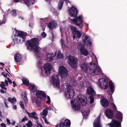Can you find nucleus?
Instances as JSON below:
<instances>
[{
	"label": "nucleus",
	"mask_w": 127,
	"mask_h": 127,
	"mask_svg": "<svg viewBox=\"0 0 127 127\" xmlns=\"http://www.w3.org/2000/svg\"><path fill=\"white\" fill-rule=\"evenodd\" d=\"M22 82L24 84L27 86H28L29 84V81L27 78L23 79L22 80Z\"/></svg>",
	"instance_id": "7c9ffc66"
},
{
	"label": "nucleus",
	"mask_w": 127,
	"mask_h": 127,
	"mask_svg": "<svg viewBox=\"0 0 127 127\" xmlns=\"http://www.w3.org/2000/svg\"><path fill=\"white\" fill-rule=\"evenodd\" d=\"M41 35L42 36L43 38H45L46 36V34L44 32H43L41 33Z\"/></svg>",
	"instance_id": "09e8293b"
},
{
	"label": "nucleus",
	"mask_w": 127,
	"mask_h": 127,
	"mask_svg": "<svg viewBox=\"0 0 127 127\" xmlns=\"http://www.w3.org/2000/svg\"><path fill=\"white\" fill-rule=\"evenodd\" d=\"M70 29L72 31V32H75L77 31L76 30L77 28L75 26H70Z\"/></svg>",
	"instance_id": "e433bc0d"
},
{
	"label": "nucleus",
	"mask_w": 127,
	"mask_h": 127,
	"mask_svg": "<svg viewBox=\"0 0 127 127\" xmlns=\"http://www.w3.org/2000/svg\"><path fill=\"white\" fill-rule=\"evenodd\" d=\"M27 126L28 127H32V124L31 121L30 120L29 121L28 123L26 124Z\"/></svg>",
	"instance_id": "58836bf2"
},
{
	"label": "nucleus",
	"mask_w": 127,
	"mask_h": 127,
	"mask_svg": "<svg viewBox=\"0 0 127 127\" xmlns=\"http://www.w3.org/2000/svg\"><path fill=\"white\" fill-rule=\"evenodd\" d=\"M7 99L12 104L14 103V102L16 101V99L15 97H13L12 98L11 97H9Z\"/></svg>",
	"instance_id": "c85d7f7f"
},
{
	"label": "nucleus",
	"mask_w": 127,
	"mask_h": 127,
	"mask_svg": "<svg viewBox=\"0 0 127 127\" xmlns=\"http://www.w3.org/2000/svg\"><path fill=\"white\" fill-rule=\"evenodd\" d=\"M6 120L7 122V124L8 125L10 124H11V123L10 122V120L9 119H7V118L6 119Z\"/></svg>",
	"instance_id": "13d9d810"
},
{
	"label": "nucleus",
	"mask_w": 127,
	"mask_h": 127,
	"mask_svg": "<svg viewBox=\"0 0 127 127\" xmlns=\"http://www.w3.org/2000/svg\"><path fill=\"white\" fill-rule=\"evenodd\" d=\"M46 59L48 61H51L53 60L52 54H47L46 55Z\"/></svg>",
	"instance_id": "bb28decb"
},
{
	"label": "nucleus",
	"mask_w": 127,
	"mask_h": 127,
	"mask_svg": "<svg viewBox=\"0 0 127 127\" xmlns=\"http://www.w3.org/2000/svg\"><path fill=\"white\" fill-rule=\"evenodd\" d=\"M37 115L36 113L35 112H33L31 113H30V115H29V117L30 118H31H31H33L35 116H37Z\"/></svg>",
	"instance_id": "72a5a7b5"
},
{
	"label": "nucleus",
	"mask_w": 127,
	"mask_h": 127,
	"mask_svg": "<svg viewBox=\"0 0 127 127\" xmlns=\"http://www.w3.org/2000/svg\"><path fill=\"white\" fill-rule=\"evenodd\" d=\"M44 69L45 70L46 74L48 75L50 74L52 66L51 64L48 63L45 64L44 67Z\"/></svg>",
	"instance_id": "ddd939ff"
},
{
	"label": "nucleus",
	"mask_w": 127,
	"mask_h": 127,
	"mask_svg": "<svg viewBox=\"0 0 127 127\" xmlns=\"http://www.w3.org/2000/svg\"><path fill=\"white\" fill-rule=\"evenodd\" d=\"M0 92L2 93H6V91L4 92L3 90L2 89H0Z\"/></svg>",
	"instance_id": "e2e57ef3"
},
{
	"label": "nucleus",
	"mask_w": 127,
	"mask_h": 127,
	"mask_svg": "<svg viewBox=\"0 0 127 127\" xmlns=\"http://www.w3.org/2000/svg\"><path fill=\"white\" fill-rule=\"evenodd\" d=\"M81 17V15H80L73 19L68 18V19L71 24H73L79 27L80 29H82L83 27V20Z\"/></svg>",
	"instance_id": "7ed1b4c3"
},
{
	"label": "nucleus",
	"mask_w": 127,
	"mask_h": 127,
	"mask_svg": "<svg viewBox=\"0 0 127 127\" xmlns=\"http://www.w3.org/2000/svg\"><path fill=\"white\" fill-rule=\"evenodd\" d=\"M36 96L39 98L45 100L46 99V94L43 91L37 90L36 93Z\"/></svg>",
	"instance_id": "4468645a"
},
{
	"label": "nucleus",
	"mask_w": 127,
	"mask_h": 127,
	"mask_svg": "<svg viewBox=\"0 0 127 127\" xmlns=\"http://www.w3.org/2000/svg\"><path fill=\"white\" fill-rule=\"evenodd\" d=\"M1 84L0 85V86L2 89H5L6 90L7 89V88L4 87L5 86V85L4 84V82H1Z\"/></svg>",
	"instance_id": "c9c22d12"
},
{
	"label": "nucleus",
	"mask_w": 127,
	"mask_h": 127,
	"mask_svg": "<svg viewBox=\"0 0 127 127\" xmlns=\"http://www.w3.org/2000/svg\"><path fill=\"white\" fill-rule=\"evenodd\" d=\"M59 73L61 77L65 78L68 75V72L66 68L63 66L59 67Z\"/></svg>",
	"instance_id": "0eeeda50"
},
{
	"label": "nucleus",
	"mask_w": 127,
	"mask_h": 127,
	"mask_svg": "<svg viewBox=\"0 0 127 127\" xmlns=\"http://www.w3.org/2000/svg\"><path fill=\"white\" fill-rule=\"evenodd\" d=\"M1 74L5 78L6 77H7V75H5V74L4 72H2L1 73Z\"/></svg>",
	"instance_id": "052dcab7"
},
{
	"label": "nucleus",
	"mask_w": 127,
	"mask_h": 127,
	"mask_svg": "<svg viewBox=\"0 0 127 127\" xmlns=\"http://www.w3.org/2000/svg\"><path fill=\"white\" fill-rule=\"evenodd\" d=\"M62 55L61 54V53L59 51L57 53V57L59 58H62Z\"/></svg>",
	"instance_id": "49530a36"
},
{
	"label": "nucleus",
	"mask_w": 127,
	"mask_h": 127,
	"mask_svg": "<svg viewBox=\"0 0 127 127\" xmlns=\"http://www.w3.org/2000/svg\"><path fill=\"white\" fill-rule=\"evenodd\" d=\"M29 86L31 89V91L32 92L34 93L36 91H37L36 90L37 87H35L34 85L30 84Z\"/></svg>",
	"instance_id": "a878e982"
},
{
	"label": "nucleus",
	"mask_w": 127,
	"mask_h": 127,
	"mask_svg": "<svg viewBox=\"0 0 127 127\" xmlns=\"http://www.w3.org/2000/svg\"><path fill=\"white\" fill-rule=\"evenodd\" d=\"M83 41L85 44L89 46L92 45V43L90 41V39L87 36H85L84 38Z\"/></svg>",
	"instance_id": "a211bd4d"
},
{
	"label": "nucleus",
	"mask_w": 127,
	"mask_h": 127,
	"mask_svg": "<svg viewBox=\"0 0 127 127\" xmlns=\"http://www.w3.org/2000/svg\"><path fill=\"white\" fill-rule=\"evenodd\" d=\"M47 100L46 101V103H50L51 102L50 98V97L48 95L47 96Z\"/></svg>",
	"instance_id": "de8ad7c7"
},
{
	"label": "nucleus",
	"mask_w": 127,
	"mask_h": 127,
	"mask_svg": "<svg viewBox=\"0 0 127 127\" xmlns=\"http://www.w3.org/2000/svg\"><path fill=\"white\" fill-rule=\"evenodd\" d=\"M105 114L106 117L110 119L112 118L113 116V111L110 109H106L105 111Z\"/></svg>",
	"instance_id": "f3484780"
},
{
	"label": "nucleus",
	"mask_w": 127,
	"mask_h": 127,
	"mask_svg": "<svg viewBox=\"0 0 127 127\" xmlns=\"http://www.w3.org/2000/svg\"><path fill=\"white\" fill-rule=\"evenodd\" d=\"M24 100L25 103H27L28 102V99L26 97H24Z\"/></svg>",
	"instance_id": "864d4df0"
},
{
	"label": "nucleus",
	"mask_w": 127,
	"mask_h": 127,
	"mask_svg": "<svg viewBox=\"0 0 127 127\" xmlns=\"http://www.w3.org/2000/svg\"><path fill=\"white\" fill-rule=\"evenodd\" d=\"M48 113L47 109H44L43 111L42 115L45 117L47 115Z\"/></svg>",
	"instance_id": "473e14b6"
},
{
	"label": "nucleus",
	"mask_w": 127,
	"mask_h": 127,
	"mask_svg": "<svg viewBox=\"0 0 127 127\" xmlns=\"http://www.w3.org/2000/svg\"><path fill=\"white\" fill-rule=\"evenodd\" d=\"M19 104L20 105L21 107L23 109H25V107L24 106V104L23 103L22 101H20L19 102Z\"/></svg>",
	"instance_id": "37998d69"
},
{
	"label": "nucleus",
	"mask_w": 127,
	"mask_h": 127,
	"mask_svg": "<svg viewBox=\"0 0 127 127\" xmlns=\"http://www.w3.org/2000/svg\"><path fill=\"white\" fill-rule=\"evenodd\" d=\"M70 125L71 123L69 120L66 119L64 120V119H62L61 120V122L59 125L58 126L60 127H70Z\"/></svg>",
	"instance_id": "1a4fd4ad"
},
{
	"label": "nucleus",
	"mask_w": 127,
	"mask_h": 127,
	"mask_svg": "<svg viewBox=\"0 0 127 127\" xmlns=\"http://www.w3.org/2000/svg\"><path fill=\"white\" fill-rule=\"evenodd\" d=\"M21 58L22 56L20 54H17L15 56H14L15 60L18 62H20L21 60Z\"/></svg>",
	"instance_id": "b1692460"
},
{
	"label": "nucleus",
	"mask_w": 127,
	"mask_h": 127,
	"mask_svg": "<svg viewBox=\"0 0 127 127\" xmlns=\"http://www.w3.org/2000/svg\"><path fill=\"white\" fill-rule=\"evenodd\" d=\"M57 26V24L55 23L53 21H51L49 23L48 27L50 29H52Z\"/></svg>",
	"instance_id": "5701e85b"
},
{
	"label": "nucleus",
	"mask_w": 127,
	"mask_h": 127,
	"mask_svg": "<svg viewBox=\"0 0 127 127\" xmlns=\"http://www.w3.org/2000/svg\"><path fill=\"white\" fill-rule=\"evenodd\" d=\"M73 109L75 111H79L81 108L80 103L76 100H74L73 102H71Z\"/></svg>",
	"instance_id": "f8f14e48"
},
{
	"label": "nucleus",
	"mask_w": 127,
	"mask_h": 127,
	"mask_svg": "<svg viewBox=\"0 0 127 127\" xmlns=\"http://www.w3.org/2000/svg\"><path fill=\"white\" fill-rule=\"evenodd\" d=\"M42 118L43 119L44 118V121L45 123L47 124H50L49 122L47 121V119L46 118H45L44 117H42Z\"/></svg>",
	"instance_id": "8fccbe9b"
},
{
	"label": "nucleus",
	"mask_w": 127,
	"mask_h": 127,
	"mask_svg": "<svg viewBox=\"0 0 127 127\" xmlns=\"http://www.w3.org/2000/svg\"><path fill=\"white\" fill-rule=\"evenodd\" d=\"M59 75L57 74H54L51 77L52 84L54 87L60 88V82L58 79Z\"/></svg>",
	"instance_id": "39448f33"
},
{
	"label": "nucleus",
	"mask_w": 127,
	"mask_h": 127,
	"mask_svg": "<svg viewBox=\"0 0 127 127\" xmlns=\"http://www.w3.org/2000/svg\"><path fill=\"white\" fill-rule=\"evenodd\" d=\"M78 59L76 58L69 55L68 59V64L74 69H76L77 66V65Z\"/></svg>",
	"instance_id": "20e7f679"
},
{
	"label": "nucleus",
	"mask_w": 127,
	"mask_h": 127,
	"mask_svg": "<svg viewBox=\"0 0 127 127\" xmlns=\"http://www.w3.org/2000/svg\"><path fill=\"white\" fill-rule=\"evenodd\" d=\"M6 100H5L4 101V104L5 106V107L6 108H8V106L6 102Z\"/></svg>",
	"instance_id": "bf43d9fd"
},
{
	"label": "nucleus",
	"mask_w": 127,
	"mask_h": 127,
	"mask_svg": "<svg viewBox=\"0 0 127 127\" xmlns=\"http://www.w3.org/2000/svg\"><path fill=\"white\" fill-rule=\"evenodd\" d=\"M1 126L2 127H6V124L3 123H2L1 124Z\"/></svg>",
	"instance_id": "4d7b16f0"
},
{
	"label": "nucleus",
	"mask_w": 127,
	"mask_h": 127,
	"mask_svg": "<svg viewBox=\"0 0 127 127\" xmlns=\"http://www.w3.org/2000/svg\"><path fill=\"white\" fill-rule=\"evenodd\" d=\"M110 127H121V124L114 119L112 120L111 122L109 124Z\"/></svg>",
	"instance_id": "dca6fc26"
},
{
	"label": "nucleus",
	"mask_w": 127,
	"mask_h": 127,
	"mask_svg": "<svg viewBox=\"0 0 127 127\" xmlns=\"http://www.w3.org/2000/svg\"><path fill=\"white\" fill-rule=\"evenodd\" d=\"M11 13L12 16L15 17L17 15V13L15 10H13L10 11Z\"/></svg>",
	"instance_id": "f704fd0d"
},
{
	"label": "nucleus",
	"mask_w": 127,
	"mask_h": 127,
	"mask_svg": "<svg viewBox=\"0 0 127 127\" xmlns=\"http://www.w3.org/2000/svg\"><path fill=\"white\" fill-rule=\"evenodd\" d=\"M78 11L75 7L72 6L69 10V14L70 16L74 18L77 17Z\"/></svg>",
	"instance_id": "9b49d317"
},
{
	"label": "nucleus",
	"mask_w": 127,
	"mask_h": 127,
	"mask_svg": "<svg viewBox=\"0 0 127 127\" xmlns=\"http://www.w3.org/2000/svg\"><path fill=\"white\" fill-rule=\"evenodd\" d=\"M18 40V39L16 38L13 39V41L12 42V44L13 45H14L15 43H19Z\"/></svg>",
	"instance_id": "ea45409f"
},
{
	"label": "nucleus",
	"mask_w": 127,
	"mask_h": 127,
	"mask_svg": "<svg viewBox=\"0 0 127 127\" xmlns=\"http://www.w3.org/2000/svg\"><path fill=\"white\" fill-rule=\"evenodd\" d=\"M32 118H33L34 119L36 120H38V118L36 116H34V117Z\"/></svg>",
	"instance_id": "680f3d73"
},
{
	"label": "nucleus",
	"mask_w": 127,
	"mask_h": 127,
	"mask_svg": "<svg viewBox=\"0 0 127 127\" xmlns=\"http://www.w3.org/2000/svg\"><path fill=\"white\" fill-rule=\"evenodd\" d=\"M100 115H99L95 120L94 126L95 127H101L100 124Z\"/></svg>",
	"instance_id": "412c9836"
},
{
	"label": "nucleus",
	"mask_w": 127,
	"mask_h": 127,
	"mask_svg": "<svg viewBox=\"0 0 127 127\" xmlns=\"http://www.w3.org/2000/svg\"><path fill=\"white\" fill-rule=\"evenodd\" d=\"M110 100L112 102H113V98L112 96H110Z\"/></svg>",
	"instance_id": "774afa93"
},
{
	"label": "nucleus",
	"mask_w": 127,
	"mask_h": 127,
	"mask_svg": "<svg viewBox=\"0 0 127 127\" xmlns=\"http://www.w3.org/2000/svg\"><path fill=\"white\" fill-rule=\"evenodd\" d=\"M28 120V118L26 117H24L23 119L21 121L22 122H24L26 120Z\"/></svg>",
	"instance_id": "603ef678"
},
{
	"label": "nucleus",
	"mask_w": 127,
	"mask_h": 127,
	"mask_svg": "<svg viewBox=\"0 0 127 127\" xmlns=\"http://www.w3.org/2000/svg\"><path fill=\"white\" fill-rule=\"evenodd\" d=\"M64 3V1L63 0H60L58 4V8L60 10L62 8Z\"/></svg>",
	"instance_id": "c756f323"
},
{
	"label": "nucleus",
	"mask_w": 127,
	"mask_h": 127,
	"mask_svg": "<svg viewBox=\"0 0 127 127\" xmlns=\"http://www.w3.org/2000/svg\"><path fill=\"white\" fill-rule=\"evenodd\" d=\"M94 95H90V96L89 98L90 100V103H92L94 102V98L93 97Z\"/></svg>",
	"instance_id": "4c0bfd02"
},
{
	"label": "nucleus",
	"mask_w": 127,
	"mask_h": 127,
	"mask_svg": "<svg viewBox=\"0 0 127 127\" xmlns=\"http://www.w3.org/2000/svg\"><path fill=\"white\" fill-rule=\"evenodd\" d=\"M25 112L27 114H28V116H29V115H30V113L27 110H26Z\"/></svg>",
	"instance_id": "338daca9"
},
{
	"label": "nucleus",
	"mask_w": 127,
	"mask_h": 127,
	"mask_svg": "<svg viewBox=\"0 0 127 127\" xmlns=\"http://www.w3.org/2000/svg\"><path fill=\"white\" fill-rule=\"evenodd\" d=\"M113 111L115 112V111H117V108L115 104H114L113 106H112Z\"/></svg>",
	"instance_id": "3c124183"
},
{
	"label": "nucleus",
	"mask_w": 127,
	"mask_h": 127,
	"mask_svg": "<svg viewBox=\"0 0 127 127\" xmlns=\"http://www.w3.org/2000/svg\"><path fill=\"white\" fill-rule=\"evenodd\" d=\"M102 84H101L100 85V86L101 87V88L102 89H103L102 88V86H104V89L105 90V89H107V88H108V84H105L104 85L103 84V85H102Z\"/></svg>",
	"instance_id": "a19ab883"
},
{
	"label": "nucleus",
	"mask_w": 127,
	"mask_h": 127,
	"mask_svg": "<svg viewBox=\"0 0 127 127\" xmlns=\"http://www.w3.org/2000/svg\"><path fill=\"white\" fill-rule=\"evenodd\" d=\"M38 125H36V126L37 127H43V126L40 123H39L38 124H37Z\"/></svg>",
	"instance_id": "5fc2aeb1"
},
{
	"label": "nucleus",
	"mask_w": 127,
	"mask_h": 127,
	"mask_svg": "<svg viewBox=\"0 0 127 127\" xmlns=\"http://www.w3.org/2000/svg\"><path fill=\"white\" fill-rule=\"evenodd\" d=\"M98 62L96 57L95 59V61H92L90 63V66H89L87 64L84 63L81 65V69L87 73L89 67V73L92 76L95 75L100 74L102 72L101 68L97 65Z\"/></svg>",
	"instance_id": "f257e3e1"
},
{
	"label": "nucleus",
	"mask_w": 127,
	"mask_h": 127,
	"mask_svg": "<svg viewBox=\"0 0 127 127\" xmlns=\"http://www.w3.org/2000/svg\"><path fill=\"white\" fill-rule=\"evenodd\" d=\"M117 113H116L115 117L117 119L119 120L118 122L121 124L123 120V116L122 113L120 111H117Z\"/></svg>",
	"instance_id": "2eb2a0df"
},
{
	"label": "nucleus",
	"mask_w": 127,
	"mask_h": 127,
	"mask_svg": "<svg viewBox=\"0 0 127 127\" xmlns=\"http://www.w3.org/2000/svg\"><path fill=\"white\" fill-rule=\"evenodd\" d=\"M78 100L81 102L82 105L85 106L87 103V97L84 95H80L77 97Z\"/></svg>",
	"instance_id": "9d476101"
},
{
	"label": "nucleus",
	"mask_w": 127,
	"mask_h": 127,
	"mask_svg": "<svg viewBox=\"0 0 127 127\" xmlns=\"http://www.w3.org/2000/svg\"><path fill=\"white\" fill-rule=\"evenodd\" d=\"M15 37L19 36L20 37L19 42L21 43L25 41L26 35V33H25L22 31H15Z\"/></svg>",
	"instance_id": "423d86ee"
},
{
	"label": "nucleus",
	"mask_w": 127,
	"mask_h": 127,
	"mask_svg": "<svg viewBox=\"0 0 127 127\" xmlns=\"http://www.w3.org/2000/svg\"><path fill=\"white\" fill-rule=\"evenodd\" d=\"M6 22L5 21H2V22L0 21V25L3 24H5Z\"/></svg>",
	"instance_id": "69168bd1"
},
{
	"label": "nucleus",
	"mask_w": 127,
	"mask_h": 127,
	"mask_svg": "<svg viewBox=\"0 0 127 127\" xmlns=\"http://www.w3.org/2000/svg\"><path fill=\"white\" fill-rule=\"evenodd\" d=\"M87 94L91 95H94L95 96V93L94 90L91 87H89L87 90Z\"/></svg>",
	"instance_id": "6ab92c4d"
},
{
	"label": "nucleus",
	"mask_w": 127,
	"mask_h": 127,
	"mask_svg": "<svg viewBox=\"0 0 127 127\" xmlns=\"http://www.w3.org/2000/svg\"><path fill=\"white\" fill-rule=\"evenodd\" d=\"M74 34L75 35H77L76 36V37L78 38H80L81 36V34L80 32L78 30L74 32Z\"/></svg>",
	"instance_id": "2f4dec72"
},
{
	"label": "nucleus",
	"mask_w": 127,
	"mask_h": 127,
	"mask_svg": "<svg viewBox=\"0 0 127 127\" xmlns=\"http://www.w3.org/2000/svg\"><path fill=\"white\" fill-rule=\"evenodd\" d=\"M80 50L82 55H83L85 56H87L88 55V51L84 47H81L80 48Z\"/></svg>",
	"instance_id": "4be33fe9"
},
{
	"label": "nucleus",
	"mask_w": 127,
	"mask_h": 127,
	"mask_svg": "<svg viewBox=\"0 0 127 127\" xmlns=\"http://www.w3.org/2000/svg\"><path fill=\"white\" fill-rule=\"evenodd\" d=\"M82 113L83 116H85V117L86 116L87 117V116H88L87 112V111L86 110H84L83 111V112L82 111Z\"/></svg>",
	"instance_id": "c03bdc74"
},
{
	"label": "nucleus",
	"mask_w": 127,
	"mask_h": 127,
	"mask_svg": "<svg viewBox=\"0 0 127 127\" xmlns=\"http://www.w3.org/2000/svg\"><path fill=\"white\" fill-rule=\"evenodd\" d=\"M109 87L110 90H111V92L113 93L114 91V86L113 84L111 81H109Z\"/></svg>",
	"instance_id": "393cba45"
},
{
	"label": "nucleus",
	"mask_w": 127,
	"mask_h": 127,
	"mask_svg": "<svg viewBox=\"0 0 127 127\" xmlns=\"http://www.w3.org/2000/svg\"><path fill=\"white\" fill-rule=\"evenodd\" d=\"M30 0H23L25 3L28 7H30Z\"/></svg>",
	"instance_id": "79ce46f5"
},
{
	"label": "nucleus",
	"mask_w": 127,
	"mask_h": 127,
	"mask_svg": "<svg viewBox=\"0 0 127 127\" xmlns=\"http://www.w3.org/2000/svg\"><path fill=\"white\" fill-rule=\"evenodd\" d=\"M39 40L38 38L34 37L26 42L27 49L31 52L34 51L35 54L40 53V48L38 46Z\"/></svg>",
	"instance_id": "f03ea898"
},
{
	"label": "nucleus",
	"mask_w": 127,
	"mask_h": 127,
	"mask_svg": "<svg viewBox=\"0 0 127 127\" xmlns=\"http://www.w3.org/2000/svg\"><path fill=\"white\" fill-rule=\"evenodd\" d=\"M72 33H73V35L72 36V37L73 38V39H74L76 37V36L75 35V34H74V32H72Z\"/></svg>",
	"instance_id": "6e6d98bb"
},
{
	"label": "nucleus",
	"mask_w": 127,
	"mask_h": 127,
	"mask_svg": "<svg viewBox=\"0 0 127 127\" xmlns=\"http://www.w3.org/2000/svg\"><path fill=\"white\" fill-rule=\"evenodd\" d=\"M66 89L67 90L65 93L66 97L68 98H71L74 96V91L71 89V87L69 85L66 86Z\"/></svg>",
	"instance_id": "6e6552de"
},
{
	"label": "nucleus",
	"mask_w": 127,
	"mask_h": 127,
	"mask_svg": "<svg viewBox=\"0 0 127 127\" xmlns=\"http://www.w3.org/2000/svg\"><path fill=\"white\" fill-rule=\"evenodd\" d=\"M109 82V81L108 80L105 79L103 80V84H108V83Z\"/></svg>",
	"instance_id": "a18cd8bd"
},
{
	"label": "nucleus",
	"mask_w": 127,
	"mask_h": 127,
	"mask_svg": "<svg viewBox=\"0 0 127 127\" xmlns=\"http://www.w3.org/2000/svg\"><path fill=\"white\" fill-rule=\"evenodd\" d=\"M33 103H35L37 104L38 106L40 105V102L37 98H34L32 100Z\"/></svg>",
	"instance_id": "cd10ccee"
},
{
	"label": "nucleus",
	"mask_w": 127,
	"mask_h": 127,
	"mask_svg": "<svg viewBox=\"0 0 127 127\" xmlns=\"http://www.w3.org/2000/svg\"><path fill=\"white\" fill-rule=\"evenodd\" d=\"M13 86L14 87H15V86H17V85L16 84V83H15V82L13 81Z\"/></svg>",
	"instance_id": "0e129e2a"
},
{
	"label": "nucleus",
	"mask_w": 127,
	"mask_h": 127,
	"mask_svg": "<svg viewBox=\"0 0 127 127\" xmlns=\"http://www.w3.org/2000/svg\"><path fill=\"white\" fill-rule=\"evenodd\" d=\"M100 102L102 106L104 107H107L109 105V102L106 98H102Z\"/></svg>",
	"instance_id": "aec40b11"
}]
</instances>
